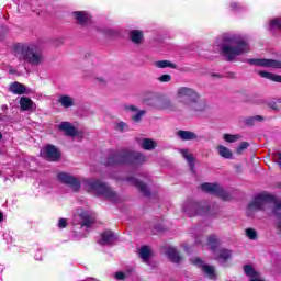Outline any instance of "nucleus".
Masks as SVG:
<instances>
[{
  "mask_svg": "<svg viewBox=\"0 0 281 281\" xmlns=\"http://www.w3.org/2000/svg\"><path fill=\"white\" fill-rule=\"evenodd\" d=\"M176 98L188 113H205L207 111V101L203 100L201 93L194 88H178Z\"/></svg>",
  "mask_w": 281,
  "mask_h": 281,
  "instance_id": "nucleus-1",
  "label": "nucleus"
},
{
  "mask_svg": "<svg viewBox=\"0 0 281 281\" xmlns=\"http://www.w3.org/2000/svg\"><path fill=\"white\" fill-rule=\"evenodd\" d=\"M13 54L20 63L31 67H40L45 63L43 49L34 43H16L13 45Z\"/></svg>",
  "mask_w": 281,
  "mask_h": 281,
  "instance_id": "nucleus-2",
  "label": "nucleus"
},
{
  "mask_svg": "<svg viewBox=\"0 0 281 281\" xmlns=\"http://www.w3.org/2000/svg\"><path fill=\"white\" fill-rule=\"evenodd\" d=\"M222 41L221 50L227 63H232L237 56L249 52V43L240 35L225 33Z\"/></svg>",
  "mask_w": 281,
  "mask_h": 281,
  "instance_id": "nucleus-3",
  "label": "nucleus"
},
{
  "mask_svg": "<svg viewBox=\"0 0 281 281\" xmlns=\"http://www.w3.org/2000/svg\"><path fill=\"white\" fill-rule=\"evenodd\" d=\"M182 211L190 218L193 216H216L218 214V207H212L205 202H196L194 200H188L183 204Z\"/></svg>",
  "mask_w": 281,
  "mask_h": 281,
  "instance_id": "nucleus-4",
  "label": "nucleus"
},
{
  "mask_svg": "<svg viewBox=\"0 0 281 281\" xmlns=\"http://www.w3.org/2000/svg\"><path fill=\"white\" fill-rule=\"evenodd\" d=\"M144 104L157 111H175V103L166 94L147 92L143 98Z\"/></svg>",
  "mask_w": 281,
  "mask_h": 281,
  "instance_id": "nucleus-5",
  "label": "nucleus"
},
{
  "mask_svg": "<svg viewBox=\"0 0 281 281\" xmlns=\"http://www.w3.org/2000/svg\"><path fill=\"white\" fill-rule=\"evenodd\" d=\"M83 186L88 192H93L97 194V196H103L113 203L117 202V193H115L111 187L100 180H85Z\"/></svg>",
  "mask_w": 281,
  "mask_h": 281,
  "instance_id": "nucleus-6",
  "label": "nucleus"
},
{
  "mask_svg": "<svg viewBox=\"0 0 281 281\" xmlns=\"http://www.w3.org/2000/svg\"><path fill=\"white\" fill-rule=\"evenodd\" d=\"M133 150L128 148L110 150L105 166H131Z\"/></svg>",
  "mask_w": 281,
  "mask_h": 281,
  "instance_id": "nucleus-7",
  "label": "nucleus"
},
{
  "mask_svg": "<svg viewBox=\"0 0 281 281\" xmlns=\"http://www.w3.org/2000/svg\"><path fill=\"white\" fill-rule=\"evenodd\" d=\"M274 198L269 193H260L254 198V200L248 204V212H258L265 210L267 203H273Z\"/></svg>",
  "mask_w": 281,
  "mask_h": 281,
  "instance_id": "nucleus-8",
  "label": "nucleus"
},
{
  "mask_svg": "<svg viewBox=\"0 0 281 281\" xmlns=\"http://www.w3.org/2000/svg\"><path fill=\"white\" fill-rule=\"evenodd\" d=\"M203 192H207L209 194H215V196H220L224 201H229L231 195L225 191L218 183H210L205 182L200 186Z\"/></svg>",
  "mask_w": 281,
  "mask_h": 281,
  "instance_id": "nucleus-9",
  "label": "nucleus"
},
{
  "mask_svg": "<svg viewBox=\"0 0 281 281\" xmlns=\"http://www.w3.org/2000/svg\"><path fill=\"white\" fill-rule=\"evenodd\" d=\"M79 216L82 220V223L76 227V229L80 231H74V238H85L87 235L82 229H91L92 225L95 223V220H93L87 212H81Z\"/></svg>",
  "mask_w": 281,
  "mask_h": 281,
  "instance_id": "nucleus-10",
  "label": "nucleus"
},
{
  "mask_svg": "<svg viewBox=\"0 0 281 281\" xmlns=\"http://www.w3.org/2000/svg\"><path fill=\"white\" fill-rule=\"evenodd\" d=\"M41 157L46 161H58L60 159V150L55 145H47L41 150Z\"/></svg>",
  "mask_w": 281,
  "mask_h": 281,
  "instance_id": "nucleus-11",
  "label": "nucleus"
},
{
  "mask_svg": "<svg viewBox=\"0 0 281 281\" xmlns=\"http://www.w3.org/2000/svg\"><path fill=\"white\" fill-rule=\"evenodd\" d=\"M249 65H255L257 67H267L268 69H281V61L276 59H266V58H257L249 59Z\"/></svg>",
  "mask_w": 281,
  "mask_h": 281,
  "instance_id": "nucleus-12",
  "label": "nucleus"
},
{
  "mask_svg": "<svg viewBox=\"0 0 281 281\" xmlns=\"http://www.w3.org/2000/svg\"><path fill=\"white\" fill-rule=\"evenodd\" d=\"M193 265H196L202 269L203 273L210 278V280H216V272L214 270V267L203 263V260L201 258H195L193 260Z\"/></svg>",
  "mask_w": 281,
  "mask_h": 281,
  "instance_id": "nucleus-13",
  "label": "nucleus"
},
{
  "mask_svg": "<svg viewBox=\"0 0 281 281\" xmlns=\"http://www.w3.org/2000/svg\"><path fill=\"white\" fill-rule=\"evenodd\" d=\"M127 183H131V186H135L144 194V196H150V189H148V186L146 183L139 181L137 178L128 177L126 178Z\"/></svg>",
  "mask_w": 281,
  "mask_h": 281,
  "instance_id": "nucleus-14",
  "label": "nucleus"
},
{
  "mask_svg": "<svg viewBox=\"0 0 281 281\" xmlns=\"http://www.w3.org/2000/svg\"><path fill=\"white\" fill-rule=\"evenodd\" d=\"M125 111H130L132 114V121L135 122L136 124L142 122V119L144 115H146V110H139L137 106L130 104V105H124Z\"/></svg>",
  "mask_w": 281,
  "mask_h": 281,
  "instance_id": "nucleus-15",
  "label": "nucleus"
},
{
  "mask_svg": "<svg viewBox=\"0 0 281 281\" xmlns=\"http://www.w3.org/2000/svg\"><path fill=\"white\" fill-rule=\"evenodd\" d=\"M75 19L78 25L85 26L91 24V15L85 11H76L74 12Z\"/></svg>",
  "mask_w": 281,
  "mask_h": 281,
  "instance_id": "nucleus-16",
  "label": "nucleus"
},
{
  "mask_svg": "<svg viewBox=\"0 0 281 281\" xmlns=\"http://www.w3.org/2000/svg\"><path fill=\"white\" fill-rule=\"evenodd\" d=\"M146 156L140 151L132 150V158L130 166H142V164H146Z\"/></svg>",
  "mask_w": 281,
  "mask_h": 281,
  "instance_id": "nucleus-17",
  "label": "nucleus"
},
{
  "mask_svg": "<svg viewBox=\"0 0 281 281\" xmlns=\"http://www.w3.org/2000/svg\"><path fill=\"white\" fill-rule=\"evenodd\" d=\"M115 240H117L115 234L111 231H105L101 234V240H99V245H113Z\"/></svg>",
  "mask_w": 281,
  "mask_h": 281,
  "instance_id": "nucleus-18",
  "label": "nucleus"
},
{
  "mask_svg": "<svg viewBox=\"0 0 281 281\" xmlns=\"http://www.w3.org/2000/svg\"><path fill=\"white\" fill-rule=\"evenodd\" d=\"M176 135L179 139H182V142H192V139H198L199 137L196 133L183 130L178 131Z\"/></svg>",
  "mask_w": 281,
  "mask_h": 281,
  "instance_id": "nucleus-19",
  "label": "nucleus"
},
{
  "mask_svg": "<svg viewBox=\"0 0 281 281\" xmlns=\"http://www.w3.org/2000/svg\"><path fill=\"white\" fill-rule=\"evenodd\" d=\"M20 106L22 111H34L36 109V103L27 97H22L20 99Z\"/></svg>",
  "mask_w": 281,
  "mask_h": 281,
  "instance_id": "nucleus-20",
  "label": "nucleus"
},
{
  "mask_svg": "<svg viewBox=\"0 0 281 281\" xmlns=\"http://www.w3.org/2000/svg\"><path fill=\"white\" fill-rule=\"evenodd\" d=\"M10 91L15 95H23V93L26 92V88H25V85L15 81L10 85Z\"/></svg>",
  "mask_w": 281,
  "mask_h": 281,
  "instance_id": "nucleus-21",
  "label": "nucleus"
},
{
  "mask_svg": "<svg viewBox=\"0 0 281 281\" xmlns=\"http://www.w3.org/2000/svg\"><path fill=\"white\" fill-rule=\"evenodd\" d=\"M130 38L132 43H134L135 45H139L142 44V41H144V32L139 30H133L130 32Z\"/></svg>",
  "mask_w": 281,
  "mask_h": 281,
  "instance_id": "nucleus-22",
  "label": "nucleus"
},
{
  "mask_svg": "<svg viewBox=\"0 0 281 281\" xmlns=\"http://www.w3.org/2000/svg\"><path fill=\"white\" fill-rule=\"evenodd\" d=\"M227 260H232V250L221 249L217 256V262H220V265H225Z\"/></svg>",
  "mask_w": 281,
  "mask_h": 281,
  "instance_id": "nucleus-23",
  "label": "nucleus"
},
{
  "mask_svg": "<svg viewBox=\"0 0 281 281\" xmlns=\"http://www.w3.org/2000/svg\"><path fill=\"white\" fill-rule=\"evenodd\" d=\"M245 126H256V122H265V116L262 115H255L248 116L243 120Z\"/></svg>",
  "mask_w": 281,
  "mask_h": 281,
  "instance_id": "nucleus-24",
  "label": "nucleus"
},
{
  "mask_svg": "<svg viewBox=\"0 0 281 281\" xmlns=\"http://www.w3.org/2000/svg\"><path fill=\"white\" fill-rule=\"evenodd\" d=\"M168 258L171 260V262H176L177 265L181 262V256L177 251V249L169 247L166 251Z\"/></svg>",
  "mask_w": 281,
  "mask_h": 281,
  "instance_id": "nucleus-25",
  "label": "nucleus"
},
{
  "mask_svg": "<svg viewBox=\"0 0 281 281\" xmlns=\"http://www.w3.org/2000/svg\"><path fill=\"white\" fill-rule=\"evenodd\" d=\"M71 106H74V113L79 117H87V115H89V112L87 111L85 105L78 106L76 103H74V101H71Z\"/></svg>",
  "mask_w": 281,
  "mask_h": 281,
  "instance_id": "nucleus-26",
  "label": "nucleus"
},
{
  "mask_svg": "<svg viewBox=\"0 0 281 281\" xmlns=\"http://www.w3.org/2000/svg\"><path fill=\"white\" fill-rule=\"evenodd\" d=\"M182 157L188 161L190 169L194 172V156L188 149H180Z\"/></svg>",
  "mask_w": 281,
  "mask_h": 281,
  "instance_id": "nucleus-27",
  "label": "nucleus"
},
{
  "mask_svg": "<svg viewBox=\"0 0 281 281\" xmlns=\"http://www.w3.org/2000/svg\"><path fill=\"white\" fill-rule=\"evenodd\" d=\"M138 255L143 262H148L150 260V247L142 246L138 250Z\"/></svg>",
  "mask_w": 281,
  "mask_h": 281,
  "instance_id": "nucleus-28",
  "label": "nucleus"
},
{
  "mask_svg": "<svg viewBox=\"0 0 281 281\" xmlns=\"http://www.w3.org/2000/svg\"><path fill=\"white\" fill-rule=\"evenodd\" d=\"M259 76L261 78H266L267 80H272V82H281L280 75H276V74L267 72V71L262 70V71H259Z\"/></svg>",
  "mask_w": 281,
  "mask_h": 281,
  "instance_id": "nucleus-29",
  "label": "nucleus"
},
{
  "mask_svg": "<svg viewBox=\"0 0 281 281\" xmlns=\"http://www.w3.org/2000/svg\"><path fill=\"white\" fill-rule=\"evenodd\" d=\"M140 146L144 150H155L157 148V142L151 138H144Z\"/></svg>",
  "mask_w": 281,
  "mask_h": 281,
  "instance_id": "nucleus-30",
  "label": "nucleus"
},
{
  "mask_svg": "<svg viewBox=\"0 0 281 281\" xmlns=\"http://www.w3.org/2000/svg\"><path fill=\"white\" fill-rule=\"evenodd\" d=\"M57 180L59 181V183H63L64 186H71V175L67 172H58Z\"/></svg>",
  "mask_w": 281,
  "mask_h": 281,
  "instance_id": "nucleus-31",
  "label": "nucleus"
},
{
  "mask_svg": "<svg viewBox=\"0 0 281 281\" xmlns=\"http://www.w3.org/2000/svg\"><path fill=\"white\" fill-rule=\"evenodd\" d=\"M217 153H218L220 157H223L224 159H232V157H233L232 150H229V148H227L223 145L217 146Z\"/></svg>",
  "mask_w": 281,
  "mask_h": 281,
  "instance_id": "nucleus-32",
  "label": "nucleus"
},
{
  "mask_svg": "<svg viewBox=\"0 0 281 281\" xmlns=\"http://www.w3.org/2000/svg\"><path fill=\"white\" fill-rule=\"evenodd\" d=\"M85 137V133L82 130L76 127V125L71 126V139H77V142H82V138Z\"/></svg>",
  "mask_w": 281,
  "mask_h": 281,
  "instance_id": "nucleus-33",
  "label": "nucleus"
},
{
  "mask_svg": "<svg viewBox=\"0 0 281 281\" xmlns=\"http://www.w3.org/2000/svg\"><path fill=\"white\" fill-rule=\"evenodd\" d=\"M58 131H60L61 133H65V135H67L68 137H71V123L69 122H61L58 126H57Z\"/></svg>",
  "mask_w": 281,
  "mask_h": 281,
  "instance_id": "nucleus-34",
  "label": "nucleus"
},
{
  "mask_svg": "<svg viewBox=\"0 0 281 281\" xmlns=\"http://www.w3.org/2000/svg\"><path fill=\"white\" fill-rule=\"evenodd\" d=\"M156 67H158V69H166V67H169L170 69H177V65L169 60L156 61Z\"/></svg>",
  "mask_w": 281,
  "mask_h": 281,
  "instance_id": "nucleus-35",
  "label": "nucleus"
},
{
  "mask_svg": "<svg viewBox=\"0 0 281 281\" xmlns=\"http://www.w3.org/2000/svg\"><path fill=\"white\" fill-rule=\"evenodd\" d=\"M223 139L228 144H234V142L243 139V136L240 134H224Z\"/></svg>",
  "mask_w": 281,
  "mask_h": 281,
  "instance_id": "nucleus-36",
  "label": "nucleus"
},
{
  "mask_svg": "<svg viewBox=\"0 0 281 281\" xmlns=\"http://www.w3.org/2000/svg\"><path fill=\"white\" fill-rule=\"evenodd\" d=\"M244 271L249 278H258V272L254 269V266L251 265L244 266Z\"/></svg>",
  "mask_w": 281,
  "mask_h": 281,
  "instance_id": "nucleus-37",
  "label": "nucleus"
},
{
  "mask_svg": "<svg viewBox=\"0 0 281 281\" xmlns=\"http://www.w3.org/2000/svg\"><path fill=\"white\" fill-rule=\"evenodd\" d=\"M207 243H209V245H210L212 251H214V250L217 249V247H218V238H216L215 235L209 236Z\"/></svg>",
  "mask_w": 281,
  "mask_h": 281,
  "instance_id": "nucleus-38",
  "label": "nucleus"
},
{
  "mask_svg": "<svg viewBox=\"0 0 281 281\" xmlns=\"http://www.w3.org/2000/svg\"><path fill=\"white\" fill-rule=\"evenodd\" d=\"M80 188H82V184L80 183V180L76 177H71V190L72 192H79Z\"/></svg>",
  "mask_w": 281,
  "mask_h": 281,
  "instance_id": "nucleus-39",
  "label": "nucleus"
},
{
  "mask_svg": "<svg viewBox=\"0 0 281 281\" xmlns=\"http://www.w3.org/2000/svg\"><path fill=\"white\" fill-rule=\"evenodd\" d=\"M59 103H61V106H64L65 109H69V106H71V98L64 95L61 98H59L58 100Z\"/></svg>",
  "mask_w": 281,
  "mask_h": 281,
  "instance_id": "nucleus-40",
  "label": "nucleus"
},
{
  "mask_svg": "<svg viewBox=\"0 0 281 281\" xmlns=\"http://www.w3.org/2000/svg\"><path fill=\"white\" fill-rule=\"evenodd\" d=\"M246 236L250 240H256L258 238V233L254 228H247L246 229Z\"/></svg>",
  "mask_w": 281,
  "mask_h": 281,
  "instance_id": "nucleus-41",
  "label": "nucleus"
},
{
  "mask_svg": "<svg viewBox=\"0 0 281 281\" xmlns=\"http://www.w3.org/2000/svg\"><path fill=\"white\" fill-rule=\"evenodd\" d=\"M248 148H249V144L247 142H243L237 147L236 153L237 155H243V153H245V150H247Z\"/></svg>",
  "mask_w": 281,
  "mask_h": 281,
  "instance_id": "nucleus-42",
  "label": "nucleus"
},
{
  "mask_svg": "<svg viewBox=\"0 0 281 281\" xmlns=\"http://www.w3.org/2000/svg\"><path fill=\"white\" fill-rule=\"evenodd\" d=\"M116 131H121V133H124V131H128V124L121 121L116 124Z\"/></svg>",
  "mask_w": 281,
  "mask_h": 281,
  "instance_id": "nucleus-43",
  "label": "nucleus"
},
{
  "mask_svg": "<svg viewBox=\"0 0 281 281\" xmlns=\"http://www.w3.org/2000/svg\"><path fill=\"white\" fill-rule=\"evenodd\" d=\"M67 225H69V223L67 222V218H59L58 222V227L59 229H65V227H67Z\"/></svg>",
  "mask_w": 281,
  "mask_h": 281,
  "instance_id": "nucleus-44",
  "label": "nucleus"
},
{
  "mask_svg": "<svg viewBox=\"0 0 281 281\" xmlns=\"http://www.w3.org/2000/svg\"><path fill=\"white\" fill-rule=\"evenodd\" d=\"M159 82H170V80H172V76L170 75H161L158 78Z\"/></svg>",
  "mask_w": 281,
  "mask_h": 281,
  "instance_id": "nucleus-45",
  "label": "nucleus"
},
{
  "mask_svg": "<svg viewBox=\"0 0 281 281\" xmlns=\"http://www.w3.org/2000/svg\"><path fill=\"white\" fill-rule=\"evenodd\" d=\"M268 108L271 109L272 111H280V106L274 101L269 102Z\"/></svg>",
  "mask_w": 281,
  "mask_h": 281,
  "instance_id": "nucleus-46",
  "label": "nucleus"
},
{
  "mask_svg": "<svg viewBox=\"0 0 281 281\" xmlns=\"http://www.w3.org/2000/svg\"><path fill=\"white\" fill-rule=\"evenodd\" d=\"M95 80L101 87H106V79L104 77H97Z\"/></svg>",
  "mask_w": 281,
  "mask_h": 281,
  "instance_id": "nucleus-47",
  "label": "nucleus"
},
{
  "mask_svg": "<svg viewBox=\"0 0 281 281\" xmlns=\"http://www.w3.org/2000/svg\"><path fill=\"white\" fill-rule=\"evenodd\" d=\"M114 277L116 278V280H125L126 274L124 272H116Z\"/></svg>",
  "mask_w": 281,
  "mask_h": 281,
  "instance_id": "nucleus-48",
  "label": "nucleus"
},
{
  "mask_svg": "<svg viewBox=\"0 0 281 281\" xmlns=\"http://www.w3.org/2000/svg\"><path fill=\"white\" fill-rule=\"evenodd\" d=\"M0 32H2V34H7L8 27L1 26V27H0Z\"/></svg>",
  "mask_w": 281,
  "mask_h": 281,
  "instance_id": "nucleus-49",
  "label": "nucleus"
},
{
  "mask_svg": "<svg viewBox=\"0 0 281 281\" xmlns=\"http://www.w3.org/2000/svg\"><path fill=\"white\" fill-rule=\"evenodd\" d=\"M231 8L232 10H236V8H238V3L236 2L231 3Z\"/></svg>",
  "mask_w": 281,
  "mask_h": 281,
  "instance_id": "nucleus-50",
  "label": "nucleus"
},
{
  "mask_svg": "<svg viewBox=\"0 0 281 281\" xmlns=\"http://www.w3.org/2000/svg\"><path fill=\"white\" fill-rule=\"evenodd\" d=\"M212 78H223V76L220 74H212Z\"/></svg>",
  "mask_w": 281,
  "mask_h": 281,
  "instance_id": "nucleus-51",
  "label": "nucleus"
},
{
  "mask_svg": "<svg viewBox=\"0 0 281 281\" xmlns=\"http://www.w3.org/2000/svg\"><path fill=\"white\" fill-rule=\"evenodd\" d=\"M3 221V213L0 212V223Z\"/></svg>",
  "mask_w": 281,
  "mask_h": 281,
  "instance_id": "nucleus-52",
  "label": "nucleus"
},
{
  "mask_svg": "<svg viewBox=\"0 0 281 281\" xmlns=\"http://www.w3.org/2000/svg\"><path fill=\"white\" fill-rule=\"evenodd\" d=\"M9 74H16L15 70H9Z\"/></svg>",
  "mask_w": 281,
  "mask_h": 281,
  "instance_id": "nucleus-53",
  "label": "nucleus"
},
{
  "mask_svg": "<svg viewBox=\"0 0 281 281\" xmlns=\"http://www.w3.org/2000/svg\"><path fill=\"white\" fill-rule=\"evenodd\" d=\"M5 36V33H3L2 37H0V41H3V37Z\"/></svg>",
  "mask_w": 281,
  "mask_h": 281,
  "instance_id": "nucleus-54",
  "label": "nucleus"
},
{
  "mask_svg": "<svg viewBox=\"0 0 281 281\" xmlns=\"http://www.w3.org/2000/svg\"><path fill=\"white\" fill-rule=\"evenodd\" d=\"M0 139H3V134H1V132H0Z\"/></svg>",
  "mask_w": 281,
  "mask_h": 281,
  "instance_id": "nucleus-55",
  "label": "nucleus"
},
{
  "mask_svg": "<svg viewBox=\"0 0 281 281\" xmlns=\"http://www.w3.org/2000/svg\"><path fill=\"white\" fill-rule=\"evenodd\" d=\"M0 122H1V116H0Z\"/></svg>",
  "mask_w": 281,
  "mask_h": 281,
  "instance_id": "nucleus-56",
  "label": "nucleus"
}]
</instances>
